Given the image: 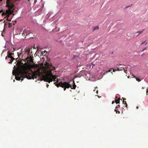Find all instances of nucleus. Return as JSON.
Wrapping results in <instances>:
<instances>
[{
  "label": "nucleus",
  "instance_id": "nucleus-18",
  "mask_svg": "<svg viewBox=\"0 0 148 148\" xmlns=\"http://www.w3.org/2000/svg\"><path fill=\"white\" fill-rule=\"evenodd\" d=\"M117 107H116L114 111L115 112H116V113H117Z\"/></svg>",
  "mask_w": 148,
  "mask_h": 148
},
{
  "label": "nucleus",
  "instance_id": "nucleus-14",
  "mask_svg": "<svg viewBox=\"0 0 148 148\" xmlns=\"http://www.w3.org/2000/svg\"><path fill=\"white\" fill-rule=\"evenodd\" d=\"M123 103L125 105V107L127 108V104L126 101H125L124 100L123 101Z\"/></svg>",
  "mask_w": 148,
  "mask_h": 148
},
{
  "label": "nucleus",
  "instance_id": "nucleus-35",
  "mask_svg": "<svg viewBox=\"0 0 148 148\" xmlns=\"http://www.w3.org/2000/svg\"><path fill=\"white\" fill-rule=\"evenodd\" d=\"M118 111V112H119L118 113H120V112L119 111Z\"/></svg>",
  "mask_w": 148,
  "mask_h": 148
},
{
  "label": "nucleus",
  "instance_id": "nucleus-29",
  "mask_svg": "<svg viewBox=\"0 0 148 148\" xmlns=\"http://www.w3.org/2000/svg\"><path fill=\"white\" fill-rule=\"evenodd\" d=\"M122 98L123 99V100H126V99L125 98V99H124L123 98Z\"/></svg>",
  "mask_w": 148,
  "mask_h": 148
},
{
  "label": "nucleus",
  "instance_id": "nucleus-9",
  "mask_svg": "<svg viewBox=\"0 0 148 148\" xmlns=\"http://www.w3.org/2000/svg\"><path fill=\"white\" fill-rule=\"evenodd\" d=\"M73 88H72V87L71 88L72 89H75L76 87V86L75 85V84L74 83V81L73 80Z\"/></svg>",
  "mask_w": 148,
  "mask_h": 148
},
{
  "label": "nucleus",
  "instance_id": "nucleus-28",
  "mask_svg": "<svg viewBox=\"0 0 148 148\" xmlns=\"http://www.w3.org/2000/svg\"><path fill=\"white\" fill-rule=\"evenodd\" d=\"M114 103V101H113L112 102V104H113Z\"/></svg>",
  "mask_w": 148,
  "mask_h": 148
},
{
  "label": "nucleus",
  "instance_id": "nucleus-21",
  "mask_svg": "<svg viewBox=\"0 0 148 148\" xmlns=\"http://www.w3.org/2000/svg\"><path fill=\"white\" fill-rule=\"evenodd\" d=\"M111 71V70H109L108 71H106V73H108V72H110Z\"/></svg>",
  "mask_w": 148,
  "mask_h": 148
},
{
  "label": "nucleus",
  "instance_id": "nucleus-34",
  "mask_svg": "<svg viewBox=\"0 0 148 148\" xmlns=\"http://www.w3.org/2000/svg\"><path fill=\"white\" fill-rule=\"evenodd\" d=\"M49 86V85H48V84H47V87H48V86Z\"/></svg>",
  "mask_w": 148,
  "mask_h": 148
},
{
  "label": "nucleus",
  "instance_id": "nucleus-33",
  "mask_svg": "<svg viewBox=\"0 0 148 148\" xmlns=\"http://www.w3.org/2000/svg\"><path fill=\"white\" fill-rule=\"evenodd\" d=\"M3 12V11L2 10H1L0 12V13H1V12Z\"/></svg>",
  "mask_w": 148,
  "mask_h": 148
},
{
  "label": "nucleus",
  "instance_id": "nucleus-23",
  "mask_svg": "<svg viewBox=\"0 0 148 148\" xmlns=\"http://www.w3.org/2000/svg\"><path fill=\"white\" fill-rule=\"evenodd\" d=\"M146 92H147V95H148V94L147 93H148V89L147 88V89Z\"/></svg>",
  "mask_w": 148,
  "mask_h": 148
},
{
  "label": "nucleus",
  "instance_id": "nucleus-17",
  "mask_svg": "<svg viewBox=\"0 0 148 148\" xmlns=\"http://www.w3.org/2000/svg\"><path fill=\"white\" fill-rule=\"evenodd\" d=\"M22 53H19V54H18V57H20L22 55Z\"/></svg>",
  "mask_w": 148,
  "mask_h": 148
},
{
  "label": "nucleus",
  "instance_id": "nucleus-27",
  "mask_svg": "<svg viewBox=\"0 0 148 148\" xmlns=\"http://www.w3.org/2000/svg\"><path fill=\"white\" fill-rule=\"evenodd\" d=\"M96 92L97 93V94H98V90H97Z\"/></svg>",
  "mask_w": 148,
  "mask_h": 148
},
{
  "label": "nucleus",
  "instance_id": "nucleus-4",
  "mask_svg": "<svg viewBox=\"0 0 148 148\" xmlns=\"http://www.w3.org/2000/svg\"><path fill=\"white\" fill-rule=\"evenodd\" d=\"M24 73L26 74V76L27 74V73L24 72L23 70L22 71H18L17 73V75L15 79L18 81H20V80H23V75ZM26 77L27 78V77Z\"/></svg>",
  "mask_w": 148,
  "mask_h": 148
},
{
  "label": "nucleus",
  "instance_id": "nucleus-15",
  "mask_svg": "<svg viewBox=\"0 0 148 148\" xmlns=\"http://www.w3.org/2000/svg\"><path fill=\"white\" fill-rule=\"evenodd\" d=\"M132 76H133V77L135 78H136V80L138 81V82H140L141 81L140 79H138V78L135 77L134 75H133Z\"/></svg>",
  "mask_w": 148,
  "mask_h": 148
},
{
  "label": "nucleus",
  "instance_id": "nucleus-13",
  "mask_svg": "<svg viewBox=\"0 0 148 148\" xmlns=\"http://www.w3.org/2000/svg\"><path fill=\"white\" fill-rule=\"evenodd\" d=\"M99 29V27L98 26H96L94 27L93 31L95 30H98Z\"/></svg>",
  "mask_w": 148,
  "mask_h": 148
},
{
  "label": "nucleus",
  "instance_id": "nucleus-8",
  "mask_svg": "<svg viewBox=\"0 0 148 148\" xmlns=\"http://www.w3.org/2000/svg\"><path fill=\"white\" fill-rule=\"evenodd\" d=\"M32 48H30L29 49H27L26 51V52L27 53V54L29 56H32V55H33L32 54Z\"/></svg>",
  "mask_w": 148,
  "mask_h": 148
},
{
  "label": "nucleus",
  "instance_id": "nucleus-22",
  "mask_svg": "<svg viewBox=\"0 0 148 148\" xmlns=\"http://www.w3.org/2000/svg\"><path fill=\"white\" fill-rule=\"evenodd\" d=\"M147 49V48L145 47V48L143 50H142V51H143Z\"/></svg>",
  "mask_w": 148,
  "mask_h": 148
},
{
  "label": "nucleus",
  "instance_id": "nucleus-12",
  "mask_svg": "<svg viewBox=\"0 0 148 148\" xmlns=\"http://www.w3.org/2000/svg\"><path fill=\"white\" fill-rule=\"evenodd\" d=\"M144 30H143L142 31H139V32H136V34L138 33V35H137V36H138L139 35V34H142Z\"/></svg>",
  "mask_w": 148,
  "mask_h": 148
},
{
  "label": "nucleus",
  "instance_id": "nucleus-19",
  "mask_svg": "<svg viewBox=\"0 0 148 148\" xmlns=\"http://www.w3.org/2000/svg\"><path fill=\"white\" fill-rule=\"evenodd\" d=\"M121 70H124V72L125 73H127L126 72V71L125 70V69H124V67H123L122 68V69Z\"/></svg>",
  "mask_w": 148,
  "mask_h": 148
},
{
  "label": "nucleus",
  "instance_id": "nucleus-26",
  "mask_svg": "<svg viewBox=\"0 0 148 148\" xmlns=\"http://www.w3.org/2000/svg\"><path fill=\"white\" fill-rule=\"evenodd\" d=\"M10 59H8V60H8V62H10Z\"/></svg>",
  "mask_w": 148,
  "mask_h": 148
},
{
  "label": "nucleus",
  "instance_id": "nucleus-2",
  "mask_svg": "<svg viewBox=\"0 0 148 148\" xmlns=\"http://www.w3.org/2000/svg\"><path fill=\"white\" fill-rule=\"evenodd\" d=\"M11 1V0H6V7H8V9L2 14V16L6 15V16L7 18L6 19L9 21H11V20H9L8 17L10 14H11L13 13L14 7V5L13 4L10 3Z\"/></svg>",
  "mask_w": 148,
  "mask_h": 148
},
{
  "label": "nucleus",
  "instance_id": "nucleus-10",
  "mask_svg": "<svg viewBox=\"0 0 148 148\" xmlns=\"http://www.w3.org/2000/svg\"><path fill=\"white\" fill-rule=\"evenodd\" d=\"M4 26H5L6 25H8V23L9 24V27H10V24H10V23H8V22H6V21H4Z\"/></svg>",
  "mask_w": 148,
  "mask_h": 148
},
{
  "label": "nucleus",
  "instance_id": "nucleus-20",
  "mask_svg": "<svg viewBox=\"0 0 148 148\" xmlns=\"http://www.w3.org/2000/svg\"><path fill=\"white\" fill-rule=\"evenodd\" d=\"M63 88H64V91L66 89V88H67V87H66L65 86V87H63Z\"/></svg>",
  "mask_w": 148,
  "mask_h": 148
},
{
  "label": "nucleus",
  "instance_id": "nucleus-25",
  "mask_svg": "<svg viewBox=\"0 0 148 148\" xmlns=\"http://www.w3.org/2000/svg\"><path fill=\"white\" fill-rule=\"evenodd\" d=\"M120 107V105H118L116 107H117V108L118 107Z\"/></svg>",
  "mask_w": 148,
  "mask_h": 148
},
{
  "label": "nucleus",
  "instance_id": "nucleus-32",
  "mask_svg": "<svg viewBox=\"0 0 148 148\" xmlns=\"http://www.w3.org/2000/svg\"><path fill=\"white\" fill-rule=\"evenodd\" d=\"M117 69H118V70L119 71H120V70H121L119 69V68H118Z\"/></svg>",
  "mask_w": 148,
  "mask_h": 148
},
{
  "label": "nucleus",
  "instance_id": "nucleus-16",
  "mask_svg": "<svg viewBox=\"0 0 148 148\" xmlns=\"http://www.w3.org/2000/svg\"><path fill=\"white\" fill-rule=\"evenodd\" d=\"M47 53V51H43L42 52V54H46Z\"/></svg>",
  "mask_w": 148,
  "mask_h": 148
},
{
  "label": "nucleus",
  "instance_id": "nucleus-30",
  "mask_svg": "<svg viewBox=\"0 0 148 148\" xmlns=\"http://www.w3.org/2000/svg\"><path fill=\"white\" fill-rule=\"evenodd\" d=\"M129 6H126L125 7L126 8H129Z\"/></svg>",
  "mask_w": 148,
  "mask_h": 148
},
{
  "label": "nucleus",
  "instance_id": "nucleus-36",
  "mask_svg": "<svg viewBox=\"0 0 148 148\" xmlns=\"http://www.w3.org/2000/svg\"><path fill=\"white\" fill-rule=\"evenodd\" d=\"M115 98H116V99L117 98L116 97Z\"/></svg>",
  "mask_w": 148,
  "mask_h": 148
},
{
  "label": "nucleus",
  "instance_id": "nucleus-31",
  "mask_svg": "<svg viewBox=\"0 0 148 148\" xmlns=\"http://www.w3.org/2000/svg\"><path fill=\"white\" fill-rule=\"evenodd\" d=\"M136 108L137 109H138V106H137L136 107Z\"/></svg>",
  "mask_w": 148,
  "mask_h": 148
},
{
  "label": "nucleus",
  "instance_id": "nucleus-3",
  "mask_svg": "<svg viewBox=\"0 0 148 148\" xmlns=\"http://www.w3.org/2000/svg\"><path fill=\"white\" fill-rule=\"evenodd\" d=\"M56 76L53 75L52 73L51 70H49L48 73L46 75L42 76V80H43L45 82L50 83L53 81H56Z\"/></svg>",
  "mask_w": 148,
  "mask_h": 148
},
{
  "label": "nucleus",
  "instance_id": "nucleus-11",
  "mask_svg": "<svg viewBox=\"0 0 148 148\" xmlns=\"http://www.w3.org/2000/svg\"><path fill=\"white\" fill-rule=\"evenodd\" d=\"M121 100V101H122V99H120L119 98L118 99L116 100L115 101V103L116 104L119 103V102H120V101H119V100Z\"/></svg>",
  "mask_w": 148,
  "mask_h": 148
},
{
  "label": "nucleus",
  "instance_id": "nucleus-6",
  "mask_svg": "<svg viewBox=\"0 0 148 148\" xmlns=\"http://www.w3.org/2000/svg\"><path fill=\"white\" fill-rule=\"evenodd\" d=\"M8 56L5 57V60H8V58L11 59V60H10V61L8 62L9 64H11L12 63L13 61L15 60V58H13L12 55L14 54L13 53H10L9 51L8 52Z\"/></svg>",
  "mask_w": 148,
  "mask_h": 148
},
{
  "label": "nucleus",
  "instance_id": "nucleus-1",
  "mask_svg": "<svg viewBox=\"0 0 148 148\" xmlns=\"http://www.w3.org/2000/svg\"><path fill=\"white\" fill-rule=\"evenodd\" d=\"M38 66V65L36 64H34L31 65L30 64H27V63H24L21 66L22 70L25 72L27 73L26 75L27 78L28 79H34L37 77V74L36 73L32 72V73H28V71L30 70L32 68H36Z\"/></svg>",
  "mask_w": 148,
  "mask_h": 148
},
{
  "label": "nucleus",
  "instance_id": "nucleus-24",
  "mask_svg": "<svg viewBox=\"0 0 148 148\" xmlns=\"http://www.w3.org/2000/svg\"><path fill=\"white\" fill-rule=\"evenodd\" d=\"M146 41H145L144 42H142L141 43V45H143V44Z\"/></svg>",
  "mask_w": 148,
  "mask_h": 148
},
{
  "label": "nucleus",
  "instance_id": "nucleus-5",
  "mask_svg": "<svg viewBox=\"0 0 148 148\" xmlns=\"http://www.w3.org/2000/svg\"><path fill=\"white\" fill-rule=\"evenodd\" d=\"M57 87L61 86L62 87H66L67 88H69L70 87H71V85L69 84V83L66 82H61L57 84L56 85Z\"/></svg>",
  "mask_w": 148,
  "mask_h": 148
},
{
  "label": "nucleus",
  "instance_id": "nucleus-37",
  "mask_svg": "<svg viewBox=\"0 0 148 148\" xmlns=\"http://www.w3.org/2000/svg\"><path fill=\"white\" fill-rule=\"evenodd\" d=\"M147 43H146L145 45H146V44H147Z\"/></svg>",
  "mask_w": 148,
  "mask_h": 148
},
{
  "label": "nucleus",
  "instance_id": "nucleus-38",
  "mask_svg": "<svg viewBox=\"0 0 148 148\" xmlns=\"http://www.w3.org/2000/svg\"><path fill=\"white\" fill-rule=\"evenodd\" d=\"M30 0H28V1H30Z\"/></svg>",
  "mask_w": 148,
  "mask_h": 148
},
{
  "label": "nucleus",
  "instance_id": "nucleus-7",
  "mask_svg": "<svg viewBox=\"0 0 148 148\" xmlns=\"http://www.w3.org/2000/svg\"><path fill=\"white\" fill-rule=\"evenodd\" d=\"M33 57H32V56H28L26 58V60L25 61V62H26V61H27V63L28 64H31V63H33L34 61H33Z\"/></svg>",
  "mask_w": 148,
  "mask_h": 148
}]
</instances>
